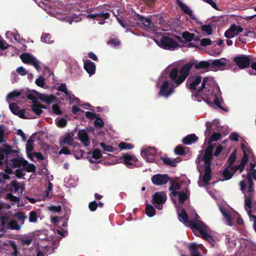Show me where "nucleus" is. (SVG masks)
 I'll use <instances>...</instances> for the list:
<instances>
[{"mask_svg":"<svg viewBox=\"0 0 256 256\" xmlns=\"http://www.w3.org/2000/svg\"><path fill=\"white\" fill-rule=\"evenodd\" d=\"M248 154H249L244 152L243 156L241 159L240 164L242 165L244 168H245L246 164L248 161Z\"/></svg>","mask_w":256,"mask_h":256,"instance_id":"57","label":"nucleus"},{"mask_svg":"<svg viewBox=\"0 0 256 256\" xmlns=\"http://www.w3.org/2000/svg\"><path fill=\"white\" fill-rule=\"evenodd\" d=\"M52 112L57 115H60L62 114L59 106L58 104H54L52 106Z\"/></svg>","mask_w":256,"mask_h":256,"instance_id":"56","label":"nucleus"},{"mask_svg":"<svg viewBox=\"0 0 256 256\" xmlns=\"http://www.w3.org/2000/svg\"><path fill=\"white\" fill-rule=\"evenodd\" d=\"M10 245L14 250V252L12 254V256H17L18 248L15 242L13 240L10 241Z\"/></svg>","mask_w":256,"mask_h":256,"instance_id":"59","label":"nucleus"},{"mask_svg":"<svg viewBox=\"0 0 256 256\" xmlns=\"http://www.w3.org/2000/svg\"><path fill=\"white\" fill-rule=\"evenodd\" d=\"M189 249L190 251L191 256H201V254L198 251V246L196 244H190L189 246Z\"/></svg>","mask_w":256,"mask_h":256,"instance_id":"30","label":"nucleus"},{"mask_svg":"<svg viewBox=\"0 0 256 256\" xmlns=\"http://www.w3.org/2000/svg\"><path fill=\"white\" fill-rule=\"evenodd\" d=\"M156 153V150L154 147H150L142 150L140 154L147 162H152L154 161Z\"/></svg>","mask_w":256,"mask_h":256,"instance_id":"9","label":"nucleus"},{"mask_svg":"<svg viewBox=\"0 0 256 256\" xmlns=\"http://www.w3.org/2000/svg\"><path fill=\"white\" fill-rule=\"evenodd\" d=\"M242 30L243 28L242 26L232 24L230 28L226 31L224 36L227 38H232L238 35Z\"/></svg>","mask_w":256,"mask_h":256,"instance_id":"14","label":"nucleus"},{"mask_svg":"<svg viewBox=\"0 0 256 256\" xmlns=\"http://www.w3.org/2000/svg\"><path fill=\"white\" fill-rule=\"evenodd\" d=\"M4 162L6 165V168L4 169V172L6 174H10L12 173V166H10L8 163V158H6L4 160Z\"/></svg>","mask_w":256,"mask_h":256,"instance_id":"50","label":"nucleus"},{"mask_svg":"<svg viewBox=\"0 0 256 256\" xmlns=\"http://www.w3.org/2000/svg\"><path fill=\"white\" fill-rule=\"evenodd\" d=\"M84 68L90 75H92L95 73L96 66L94 62L90 60L84 61Z\"/></svg>","mask_w":256,"mask_h":256,"instance_id":"18","label":"nucleus"},{"mask_svg":"<svg viewBox=\"0 0 256 256\" xmlns=\"http://www.w3.org/2000/svg\"><path fill=\"white\" fill-rule=\"evenodd\" d=\"M74 134L72 132L66 133L62 140L60 141V146L67 144L68 146H72L74 142L72 137Z\"/></svg>","mask_w":256,"mask_h":256,"instance_id":"22","label":"nucleus"},{"mask_svg":"<svg viewBox=\"0 0 256 256\" xmlns=\"http://www.w3.org/2000/svg\"><path fill=\"white\" fill-rule=\"evenodd\" d=\"M161 160H162L163 162L166 165L170 166L172 167H176L177 165L178 162L176 159L171 160L170 158L168 157H162Z\"/></svg>","mask_w":256,"mask_h":256,"instance_id":"32","label":"nucleus"},{"mask_svg":"<svg viewBox=\"0 0 256 256\" xmlns=\"http://www.w3.org/2000/svg\"><path fill=\"white\" fill-rule=\"evenodd\" d=\"M209 77L206 76L203 78L202 80L201 86L198 89V90L195 92L194 94H192V98L194 100H197L198 102H201L202 100H205L203 99L202 96L200 94V93L205 88H206V85L207 82L209 80Z\"/></svg>","mask_w":256,"mask_h":256,"instance_id":"11","label":"nucleus"},{"mask_svg":"<svg viewBox=\"0 0 256 256\" xmlns=\"http://www.w3.org/2000/svg\"><path fill=\"white\" fill-rule=\"evenodd\" d=\"M24 160V159L22 158H12L8 160V163L10 166H12V168H20V166H23V161Z\"/></svg>","mask_w":256,"mask_h":256,"instance_id":"24","label":"nucleus"},{"mask_svg":"<svg viewBox=\"0 0 256 256\" xmlns=\"http://www.w3.org/2000/svg\"><path fill=\"white\" fill-rule=\"evenodd\" d=\"M34 58V56L30 53H23L20 55L22 62L26 64H30Z\"/></svg>","mask_w":256,"mask_h":256,"instance_id":"28","label":"nucleus"},{"mask_svg":"<svg viewBox=\"0 0 256 256\" xmlns=\"http://www.w3.org/2000/svg\"><path fill=\"white\" fill-rule=\"evenodd\" d=\"M94 126L96 128H102L104 126V122L102 118L97 117L94 122Z\"/></svg>","mask_w":256,"mask_h":256,"instance_id":"53","label":"nucleus"},{"mask_svg":"<svg viewBox=\"0 0 256 256\" xmlns=\"http://www.w3.org/2000/svg\"><path fill=\"white\" fill-rule=\"evenodd\" d=\"M32 110L37 115H40L42 114V110L40 109L38 104H34L31 106Z\"/></svg>","mask_w":256,"mask_h":256,"instance_id":"39","label":"nucleus"},{"mask_svg":"<svg viewBox=\"0 0 256 256\" xmlns=\"http://www.w3.org/2000/svg\"><path fill=\"white\" fill-rule=\"evenodd\" d=\"M189 80L191 82L189 86H187V87L192 92L196 90L197 86H198L201 82H202V77L200 76L192 77Z\"/></svg>","mask_w":256,"mask_h":256,"instance_id":"16","label":"nucleus"},{"mask_svg":"<svg viewBox=\"0 0 256 256\" xmlns=\"http://www.w3.org/2000/svg\"><path fill=\"white\" fill-rule=\"evenodd\" d=\"M201 30L208 35H210L212 34V26L210 24H204L201 26Z\"/></svg>","mask_w":256,"mask_h":256,"instance_id":"35","label":"nucleus"},{"mask_svg":"<svg viewBox=\"0 0 256 256\" xmlns=\"http://www.w3.org/2000/svg\"><path fill=\"white\" fill-rule=\"evenodd\" d=\"M9 226L12 230H20L21 228V226L18 224V222L14 220L10 222Z\"/></svg>","mask_w":256,"mask_h":256,"instance_id":"48","label":"nucleus"},{"mask_svg":"<svg viewBox=\"0 0 256 256\" xmlns=\"http://www.w3.org/2000/svg\"><path fill=\"white\" fill-rule=\"evenodd\" d=\"M35 83L38 86L44 88L45 84L44 79L42 76H40L36 80Z\"/></svg>","mask_w":256,"mask_h":256,"instance_id":"55","label":"nucleus"},{"mask_svg":"<svg viewBox=\"0 0 256 256\" xmlns=\"http://www.w3.org/2000/svg\"><path fill=\"white\" fill-rule=\"evenodd\" d=\"M167 199L166 194L164 192H156L153 196L152 202L158 210L162 208V205L166 202Z\"/></svg>","mask_w":256,"mask_h":256,"instance_id":"4","label":"nucleus"},{"mask_svg":"<svg viewBox=\"0 0 256 256\" xmlns=\"http://www.w3.org/2000/svg\"><path fill=\"white\" fill-rule=\"evenodd\" d=\"M124 164L128 166H135L138 162V159L134 156L126 154L123 156Z\"/></svg>","mask_w":256,"mask_h":256,"instance_id":"20","label":"nucleus"},{"mask_svg":"<svg viewBox=\"0 0 256 256\" xmlns=\"http://www.w3.org/2000/svg\"><path fill=\"white\" fill-rule=\"evenodd\" d=\"M192 230H198L202 236V238L206 240L212 246H214L216 242L212 236L208 234L207 232L206 225L202 222L200 221L198 222H190Z\"/></svg>","mask_w":256,"mask_h":256,"instance_id":"2","label":"nucleus"},{"mask_svg":"<svg viewBox=\"0 0 256 256\" xmlns=\"http://www.w3.org/2000/svg\"><path fill=\"white\" fill-rule=\"evenodd\" d=\"M157 44L162 48L168 50H174L178 46L176 41L167 36H162L160 44Z\"/></svg>","mask_w":256,"mask_h":256,"instance_id":"6","label":"nucleus"},{"mask_svg":"<svg viewBox=\"0 0 256 256\" xmlns=\"http://www.w3.org/2000/svg\"><path fill=\"white\" fill-rule=\"evenodd\" d=\"M68 122L64 118H60L56 121V125L59 128H64L67 124Z\"/></svg>","mask_w":256,"mask_h":256,"instance_id":"52","label":"nucleus"},{"mask_svg":"<svg viewBox=\"0 0 256 256\" xmlns=\"http://www.w3.org/2000/svg\"><path fill=\"white\" fill-rule=\"evenodd\" d=\"M179 217L182 218V220L185 224H188V226L192 230V227L191 226L190 222H194V220H189L188 215L185 210L184 208H182L180 212L178 213Z\"/></svg>","mask_w":256,"mask_h":256,"instance_id":"25","label":"nucleus"},{"mask_svg":"<svg viewBox=\"0 0 256 256\" xmlns=\"http://www.w3.org/2000/svg\"><path fill=\"white\" fill-rule=\"evenodd\" d=\"M195 34L194 33H190L187 31L184 32L182 34V37L186 42H191L192 40L194 39Z\"/></svg>","mask_w":256,"mask_h":256,"instance_id":"36","label":"nucleus"},{"mask_svg":"<svg viewBox=\"0 0 256 256\" xmlns=\"http://www.w3.org/2000/svg\"><path fill=\"white\" fill-rule=\"evenodd\" d=\"M58 90L64 92L66 95L68 96V92L65 84H61L58 87Z\"/></svg>","mask_w":256,"mask_h":256,"instance_id":"63","label":"nucleus"},{"mask_svg":"<svg viewBox=\"0 0 256 256\" xmlns=\"http://www.w3.org/2000/svg\"><path fill=\"white\" fill-rule=\"evenodd\" d=\"M38 215L35 211H31L29 214V221L30 222H36L37 221Z\"/></svg>","mask_w":256,"mask_h":256,"instance_id":"47","label":"nucleus"},{"mask_svg":"<svg viewBox=\"0 0 256 256\" xmlns=\"http://www.w3.org/2000/svg\"><path fill=\"white\" fill-rule=\"evenodd\" d=\"M78 136L80 141L85 146H88L90 144L89 138L86 132L84 130L78 131Z\"/></svg>","mask_w":256,"mask_h":256,"instance_id":"19","label":"nucleus"},{"mask_svg":"<svg viewBox=\"0 0 256 256\" xmlns=\"http://www.w3.org/2000/svg\"><path fill=\"white\" fill-rule=\"evenodd\" d=\"M32 92L38 95V98L40 100L44 102L45 103L47 104H50L54 100L56 99V96L52 94L47 95L44 94H40L34 90Z\"/></svg>","mask_w":256,"mask_h":256,"instance_id":"17","label":"nucleus"},{"mask_svg":"<svg viewBox=\"0 0 256 256\" xmlns=\"http://www.w3.org/2000/svg\"><path fill=\"white\" fill-rule=\"evenodd\" d=\"M196 70H210V64L208 61H201L198 62L196 60L190 61L184 64L180 70L177 68H173L168 74V78L176 86L181 84L190 74L192 67Z\"/></svg>","mask_w":256,"mask_h":256,"instance_id":"1","label":"nucleus"},{"mask_svg":"<svg viewBox=\"0 0 256 256\" xmlns=\"http://www.w3.org/2000/svg\"><path fill=\"white\" fill-rule=\"evenodd\" d=\"M230 170V168H228L227 166L223 170L222 176L226 180H230L234 174L233 172Z\"/></svg>","mask_w":256,"mask_h":256,"instance_id":"33","label":"nucleus"},{"mask_svg":"<svg viewBox=\"0 0 256 256\" xmlns=\"http://www.w3.org/2000/svg\"><path fill=\"white\" fill-rule=\"evenodd\" d=\"M33 140H28L26 144V150L28 154H29V152L32 151L34 150V147L32 146Z\"/></svg>","mask_w":256,"mask_h":256,"instance_id":"61","label":"nucleus"},{"mask_svg":"<svg viewBox=\"0 0 256 256\" xmlns=\"http://www.w3.org/2000/svg\"><path fill=\"white\" fill-rule=\"evenodd\" d=\"M84 154V152L83 150H78L74 151V156L76 159L78 160L83 156Z\"/></svg>","mask_w":256,"mask_h":256,"instance_id":"64","label":"nucleus"},{"mask_svg":"<svg viewBox=\"0 0 256 256\" xmlns=\"http://www.w3.org/2000/svg\"><path fill=\"white\" fill-rule=\"evenodd\" d=\"M4 147L0 146V166L2 165L3 160L4 161L6 158H8L10 156H14V154L17 153V151L12 150V148L10 146L4 144Z\"/></svg>","mask_w":256,"mask_h":256,"instance_id":"5","label":"nucleus"},{"mask_svg":"<svg viewBox=\"0 0 256 256\" xmlns=\"http://www.w3.org/2000/svg\"><path fill=\"white\" fill-rule=\"evenodd\" d=\"M136 20L141 22L142 24L146 28V30H154V28L151 20L148 18H145L140 14H136L134 18Z\"/></svg>","mask_w":256,"mask_h":256,"instance_id":"13","label":"nucleus"},{"mask_svg":"<svg viewBox=\"0 0 256 256\" xmlns=\"http://www.w3.org/2000/svg\"><path fill=\"white\" fill-rule=\"evenodd\" d=\"M151 180L153 184L161 186L166 184L170 180V178L166 174H156L154 175Z\"/></svg>","mask_w":256,"mask_h":256,"instance_id":"10","label":"nucleus"},{"mask_svg":"<svg viewBox=\"0 0 256 256\" xmlns=\"http://www.w3.org/2000/svg\"><path fill=\"white\" fill-rule=\"evenodd\" d=\"M41 40L42 42L46 44H52L54 42V40L52 38V36L49 34H42Z\"/></svg>","mask_w":256,"mask_h":256,"instance_id":"37","label":"nucleus"},{"mask_svg":"<svg viewBox=\"0 0 256 256\" xmlns=\"http://www.w3.org/2000/svg\"><path fill=\"white\" fill-rule=\"evenodd\" d=\"M198 140V137L195 134L187 135L182 140V142L186 145H188Z\"/></svg>","mask_w":256,"mask_h":256,"instance_id":"26","label":"nucleus"},{"mask_svg":"<svg viewBox=\"0 0 256 256\" xmlns=\"http://www.w3.org/2000/svg\"><path fill=\"white\" fill-rule=\"evenodd\" d=\"M22 168L25 171L28 172H34L36 170V166L32 164L28 163V162L25 160L23 161Z\"/></svg>","mask_w":256,"mask_h":256,"instance_id":"29","label":"nucleus"},{"mask_svg":"<svg viewBox=\"0 0 256 256\" xmlns=\"http://www.w3.org/2000/svg\"><path fill=\"white\" fill-rule=\"evenodd\" d=\"M230 60L226 58L214 60L210 63V70H224L228 66V64Z\"/></svg>","mask_w":256,"mask_h":256,"instance_id":"12","label":"nucleus"},{"mask_svg":"<svg viewBox=\"0 0 256 256\" xmlns=\"http://www.w3.org/2000/svg\"><path fill=\"white\" fill-rule=\"evenodd\" d=\"M6 198L14 202H16L19 201V198L17 196H14L11 193H8L6 194Z\"/></svg>","mask_w":256,"mask_h":256,"instance_id":"60","label":"nucleus"},{"mask_svg":"<svg viewBox=\"0 0 256 256\" xmlns=\"http://www.w3.org/2000/svg\"><path fill=\"white\" fill-rule=\"evenodd\" d=\"M246 179L248 180V192H254L253 187L254 186V183L253 180H252V178H250V174H246Z\"/></svg>","mask_w":256,"mask_h":256,"instance_id":"43","label":"nucleus"},{"mask_svg":"<svg viewBox=\"0 0 256 256\" xmlns=\"http://www.w3.org/2000/svg\"><path fill=\"white\" fill-rule=\"evenodd\" d=\"M118 146L121 150H130L134 148L133 144L124 142H120Z\"/></svg>","mask_w":256,"mask_h":256,"instance_id":"41","label":"nucleus"},{"mask_svg":"<svg viewBox=\"0 0 256 256\" xmlns=\"http://www.w3.org/2000/svg\"><path fill=\"white\" fill-rule=\"evenodd\" d=\"M92 157L98 160L102 158V154L99 148H96L92 151Z\"/></svg>","mask_w":256,"mask_h":256,"instance_id":"49","label":"nucleus"},{"mask_svg":"<svg viewBox=\"0 0 256 256\" xmlns=\"http://www.w3.org/2000/svg\"><path fill=\"white\" fill-rule=\"evenodd\" d=\"M236 159V150H234L228 157L226 164L228 168H231L235 162Z\"/></svg>","mask_w":256,"mask_h":256,"instance_id":"31","label":"nucleus"},{"mask_svg":"<svg viewBox=\"0 0 256 256\" xmlns=\"http://www.w3.org/2000/svg\"><path fill=\"white\" fill-rule=\"evenodd\" d=\"M100 146L103 148L104 152H114L116 150V148H113L112 146L107 145L104 142L100 143Z\"/></svg>","mask_w":256,"mask_h":256,"instance_id":"40","label":"nucleus"},{"mask_svg":"<svg viewBox=\"0 0 256 256\" xmlns=\"http://www.w3.org/2000/svg\"><path fill=\"white\" fill-rule=\"evenodd\" d=\"M188 198V194L184 190H182L178 194V201L180 204H184V202Z\"/></svg>","mask_w":256,"mask_h":256,"instance_id":"38","label":"nucleus"},{"mask_svg":"<svg viewBox=\"0 0 256 256\" xmlns=\"http://www.w3.org/2000/svg\"><path fill=\"white\" fill-rule=\"evenodd\" d=\"M170 84L168 80H164L160 87V90L158 92L160 96L168 98L174 92V86L170 87Z\"/></svg>","mask_w":256,"mask_h":256,"instance_id":"8","label":"nucleus"},{"mask_svg":"<svg viewBox=\"0 0 256 256\" xmlns=\"http://www.w3.org/2000/svg\"><path fill=\"white\" fill-rule=\"evenodd\" d=\"M244 168L242 165L240 164L235 166H232L230 168V170H232L234 174L238 170L240 171V173H242L243 172Z\"/></svg>","mask_w":256,"mask_h":256,"instance_id":"51","label":"nucleus"},{"mask_svg":"<svg viewBox=\"0 0 256 256\" xmlns=\"http://www.w3.org/2000/svg\"><path fill=\"white\" fill-rule=\"evenodd\" d=\"M98 206V204L96 201H92L89 203L88 208L92 212L95 211Z\"/></svg>","mask_w":256,"mask_h":256,"instance_id":"62","label":"nucleus"},{"mask_svg":"<svg viewBox=\"0 0 256 256\" xmlns=\"http://www.w3.org/2000/svg\"><path fill=\"white\" fill-rule=\"evenodd\" d=\"M245 195V208H248V209H251L252 208V196H247L246 194H244Z\"/></svg>","mask_w":256,"mask_h":256,"instance_id":"42","label":"nucleus"},{"mask_svg":"<svg viewBox=\"0 0 256 256\" xmlns=\"http://www.w3.org/2000/svg\"><path fill=\"white\" fill-rule=\"evenodd\" d=\"M146 213L149 217H152L156 214L155 208L150 204H147L146 206Z\"/></svg>","mask_w":256,"mask_h":256,"instance_id":"34","label":"nucleus"},{"mask_svg":"<svg viewBox=\"0 0 256 256\" xmlns=\"http://www.w3.org/2000/svg\"><path fill=\"white\" fill-rule=\"evenodd\" d=\"M222 213L226 220L228 225L232 226V222L230 214L226 212H223Z\"/></svg>","mask_w":256,"mask_h":256,"instance_id":"58","label":"nucleus"},{"mask_svg":"<svg viewBox=\"0 0 256 256\" xmlns=\"http://www.w3.org/2000/svg\"><path fill=\"white\" fill-rule=\"evenodd\" d=\"M234 62L240 69H244L249 67L250 64V56L240 54L235 56L233 59Z\"/></svg>","mask_w":256,"mask_h":256,"instance_id":"7","label":"nucleus"},{"mask_svg":"<svg viewBox=\"0 0 256 256\" xmlns=\"http://www.w3.org/2000/svg\"><path fill=\"white\" fill-rule=\"evenodd\" d=\"M9 108L14 114L18 116L21 118L29 119L31 118L29 114V112L30 111V109L20 110L17 104L14 102L10 104Z\"/></svg>","mask_w":256,"mask_h":256,"instance_id":"3","label":"nucleus"},{"mask_svg":"<svg viewBox=\"0 0 256 256\" xmlns=\"http://www.w3.org/2000/svg\"><path fill=\"white\" fill-rule=\"evenodd\" d=\"M20 92L14 90L9 93L6 96V98L7 100H10L14 98H18L20 95Z\"/></svg>","mask_w":256,"mask_h":256,"instance_id":"54","label":"nucleus"},{"mask_svg":"<svg viewBox=\"0 0 256 256\" xmlns=\"http://www.w3.org/2000/svg\"><path fill=\"white\" fill-rule=\"evenodd\" d=\"M214 147L212 144H209L205 150L202 160L204 162V166H211V161Z\"/></svg>","mask_w":256,"mask_h":256,"instance_id":"15","label":"nucleus"},{"mask_svg":"<svg viewBox=\"0 0 256 256\" xmlns=\"http://www.w3.org/2000/svg\"><path fill=\"white\" fill-rule=\"evenodd\" d=\"M174 152L178 155H184L186 153L184 148L182 146L178 145L175 148Z\"/></svg>","mask_w":256,"mask_h":256,"instance_id":"46","label":"nucleus"},{"mask_svg":"<svg viewBox=\"0 0 256 256\" xmlns=\"http://www.w3.org/2000/svg\"><path fill=\"white\" fill-rule=\"evenodd\" d=\"M4 126L2 124H0V144L6 142V138L4 136Z\"/></svg>","mask_w":256,"mask_h":256,"instance_id":"45","label":"nucleus"},{"mask_svg":"<svg viewBox=\"0 0 256 256\" xmlns=\"http://www.w3.org/2000/svg\"><path fill=\"white\" fill-rule=\"evenodd\" d=\"M204 174L202 177V182L208 184L212 178L211 166H204Z\"/></svg>","mask_w":256,"mask_h":256,"instance_id":"23","label":"nucleus"},{"mask_svg":"<svg viewBox=\"0 0 256 256\" xmlns=\"http://www.w3.org/2000/svg\"><path fill=\"white\" fill-rule=\"evenodd\" d=\"M176 2L184 13L190 16V18L193 20L196 18L192 14V10L188 6H186L184 3L182 2L180 0H177Z\"/></svg>","mask_w":256,"mask_h":256,"instance_id":"21","label":"nucleus"},{"mask_svg":"<svg viewBox=\"0 0 256 256\" xmlns=\"http://www.w3.org/2000/svg\"><path fill=\"white\" fill-rule=\"evenodd\" d=\"M221 134L219 132H214L209 140L208 145L212 144V142L217 141L221 137Z\"/></svg>","mask_w":256,"mask_h":256,"instance_id":"44","label":"nucleus"},{"mask_svg":"<svg viewBox=\"0 0 256 256\" xmlns=\"http://www.w3.org/2000/svg\"><path fill=\"white\" fill-rule=\"evenodd\" d=\"M110 15V14L107 12H100L98 14H90L88 17L96 20H98V18H104L106 20L109 18Z\"/></svg>","mask_w":256,"mask_h":256,"instance_id":"27","label":"nucleus"}]
</instances>
